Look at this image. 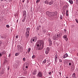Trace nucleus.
I'll list each match as a JSON object with an SVG mask.
<instances>
[{
	"instance_id": "54",
	"label": "nucleus",
	"mask_w": 78,
	"mask_h": 78,
	"mask_svg": "<svg viewBox=\"0 0 78 78\" xmlns=\"http://www.w3.org/2000/svg\"><path fill=\"white\" fill-rule=\"evenodd\" d=\"M6 62H7V61H5L4 62V64L5 63H6Z\"/></svg>"
},
{
	"instance_id": "22",
	"label": "nucleus",
	"mask_w": 78,
	"mask_h": 78,
	"mask_svg": "<svg viewBox=\"0 0 78 78\" xmlns=\"http://www.w3.org/2000/svg\"><path fill=\"white\" fill-rule=\"evenodd\" d=\"M54 14L55 16H56V15H57V14H58V12H57V11L55 12H54Z\"/></svg>"
},
{
	"instance_id": "20",
	"label": "nucleus",
	"mask_w": 78,
	"mask_h": 78,
	"mask_svg": "<svg viewBox=\"0 0 78 78\" xmlns=\"http://www.w3.org/2000/svg\"><path fill=\"white\" fill-rule=\"evenodd\" d=\"M69 2L70 4H73V1L70 0H69Z\"/></svg>"
},
{
	"instance_id": "56",
	"label": "nucleus",
	"mask_w": 78,
	"mask_h": 78,
	"mask_svg": "<svg viewBox=\"0 0 78 78\" xmlns=\"http://www.w3.org/2000/svg\"><path fill=\"white\" fill-rule=\"evenodd\" d=\"M10 56H11V54H9V57H10Z\"/></svg>"
},
{
	"instance_id": "30",
	"label": "nucleus",
	"mask_w": 78,
	"mask_h": 78,
	"mask_svg": "<svg viewBox=\"0 0 78 78\" xmlns=\"http://www.w3.org/2000/svg\"><path fill=\"white\" fill-rule=\"evenodd\" d=\"M73 77H75V73H74L73 74Z\"/></svg>"
},
{
	"instance_id": "55",
	"label": "nucleus",
	"mask_w": 78,
	"mask_h": 78,
	"mask_svg": "<svg viewBox=\"0 0 78 78\" xmlns=\"http://www.w3.org/2000/svg\"><path fill=\"white\" fill-rule=\"evenodd\" d=\"M72 64L71 63H69V66H71Z\"/></svg>"
},
{
	"instance_id": "11",
	"label": "nucleus",
	"mask_w": 78,
	"mask_h": 78,
	"mask_svg": "<svg viewBox=\"0 0 78 78\" xmlns=\"http://www.w3.org/2000/svg\"><path fill=\"white\" fill-rule=\"evenodd\" d=\"M67 56H68V55L67 54V53L63 55V58H67Z\"/></svg>"
},
{
	"instance_id": "23",
	"label": "nucleus",
	"mask_w": 78,
	"mask_h": 78,
	"mask_svg": "<svg viewBox=\"0 0 78 78\" xmlns=\"http://www.w3.org/2000/svg\"><path fill=\"white\" fill-rule=\"evenodd\" d=\"M26 65L27 66H26V69H28V66H29L28 65V63H26Z\"/></svg>"
},
{
	"instance_id": "38",
	"label": "nucleus",
	"mask_w": 78,
	"mask_h": 78,
	"mask_svg": "<svg viewBox=\"0 0 78 78\" xmlns=\"http://www.w3.org/2000/svg\"><path fill=\"white\" fill-rule=\"evenodd\" d=\"M18 55H19V53H16L15 54V55L16 56H18Z\"/></svg>"
},
{
	"instance_id": "21",
	"label": "nucleus",
	"mask_w": 78,
	"mask_h": 78,
	"mask_svg": "<svg viewBox=\"0 0 78 78\" xmlns=\"http://www.w3.org/2000/svg\"><path fill=\"white\" fill-rule=\"evenodd\" d=\"M50 12H49V11H47L46 12V15H48H48H49V14H50Z\"/></svg>"
},
{
	"instance_id": "27",
	"label": "nucleus",
	"mask_w": 78,
	"mask_h": 78,
	"mask_svg": "<svg viewBox=\"0 0 78 78\" xmlns=\"http://www.w3.org/2000/svg\"><path fill=\"white\" fill-rule=\"evenodd\" d=\"M57 36V37H59V34H55V36Z\"/></svg>"
},
{
	"instance_id": "19",
	"label": "nucleus",
	"mask_w": 78,
	"mask_h": 78,
	"mask_svg": "<svg viewBox=\"0 0 78 78\" xmlns=\"http://www.w3.org/2000/svg\"><path fill=\"white\" fill-rule=\"evenodd\" d=\"M56 38H57V37H56V36H55L53 37V39H54V40H56Z\"/></svg>"
},
{
	"instance_id": "16",
	"label": "nucleus",
	"mask_w": 78,
	"mask_h": 78,
	"mask_svg": "<svg viewBox=\"0 0 78 78\" xmlns=\"http://www.w3.org/2000/svg\"><path fill=\"white\" fill-rule=\"evenodd\" d=\"M47 62V60L45 59L44 60V61L43 62L42 64L43 65H44Z\"/></svg>"
},
{
	"instance_id": "9",
	"label": "nucleus",
	"mask_w": 78,
	"mask_h": 78,
	"mask_svg": "<svg viewBox=\"0 0 78 78\" xmlns=\"http://www.w3.org/2000/svg\"><path fill=\"white\" fill-rule=\"evenodd\" d=\"M53 3H54V2L53 1H51L49 3V4L50 5H51L53 4Z\"/></svg>"
},
{
	"instance_id": "47",
	"label": "nucleus",
	"mask_w": 78,
	"mask_h": 78,
	"mask_svg": "<svg viewBox=\"0 0 78 78\" xmlns=\"http://www.w3.org/2000/svg\"><path fill=\"white\" fill-rule=\"evenodd\" d=\"M2 54L0 53V57H2Z\"/></svg>"
},
{
	"instance_id": "3",
	"label": "nucleus",
	"mask_w": 78,
	"mask_h": 78,
	"mask_svg": "<svg viewBox=\"0 0 78 78\" xmlns=\"http://www.w3.org/2000/svg\"><path fill=\"white\" fill-rule=\"evenodd\" d=\"M42 73L41 72H40L38 73L37 76L38 77H42Z\"/></svg>"
},
{
	"instance_id": "52",
	"label": "nucleus",
	"mask_w": 78,
	"mask_h": 78,
	"mask_svg": "<svg viewBox=\"0 0 78 78\" xmlns=\"http://www.w3.org/2000/svg\"><path fill=\"white\" fill-rule=\"evenodd\" d=\"M27 3H29V0H27Z\"/></svg>"
},
{
	"instance_id": "57",
	"label": "nucleus",
	"mask_w": 78,
	"mask_h": 78,
	"mask_svg": "<svg viewBox=\"0 0 78 78\" xmlns=\"http://www.w3.org/2000/svg\"><path fill=\"white\" fill-rule=\"evenodd\" d=\"M66 78H69V77H68V76H66Z\"/></svg>"
},
{
	"instance_id": "63",
	"label": "nucleus",
	"mask_w": 78,
	"mask_h": 78,
	"mask_svg": "<svg viewBox=\"0 0 78 78\" xmlns=\"http://www.w3.org/2000/svg\"><path fill=\"white\" fill-rule=\"evenodd\" d=\"M30 42L31 43H33V41H31Z\"/></svg>"
},
{
	"instance_id": "60",
	"label": "nucleus",
	"mask_w": 78,
	"mask_h": 78,
	"mask_svg": "<svg viewBox=\"0 0 78 78\" xmlns=\"http://www.w3.org/2000/svg\"><path fill=\"white\" fill-rule=\"evenodd\" d=\"M32 41H35L34 39H33Z\"/></svg>"
},
{
	"instance_id": "53",
	"label": "nucleus",
	"mask_w": 78,
	"mask_h": 78,
	"mask_svg": "<svg viewBox=\"0 0 78 78\" xmlns=\"http://www.w3.org/2000/svg\"><path fill=\"white\" fill-rule=\"evenodd\" d=\"M26 19V17L25 16V17L24 18L23 20H24Z\"/></svg>"
},
{
	"instance_id": "1",
	"label": "nucleus",
	"mask_w": 78,
	"mask_h": 78,
	"mask_svg": "<svg viewBox=\"0 0 78 78\" xmlns=\"http://www.w3.org/2000/svg\"><path fill=\"white\" fill-rule=\"evenodd\" d=\"M44 46L40 44V46L37 48H36V49L37 50H41L42 49L44 48Z\"/></svg>"
},
{
	"instance_id": "58",
	"label": "nucleus",
	"mask_w": 78,
	"mask_h": 78,
	"mask_svg": "<svg viewBox=\"0 0 78 78\" xmlns=\"http://www.w3.org/2000/svg\"><path fill=\"white\" fill-rule=\"evenodd\" d=\"M22 22H25V20H22Z\"/></svg>"
},
{
	"instance_id": "10",
	"label": "nucleus",
	"mask_w": 78,
	"mask_h": 78,
	"mask_svg": "<svg viewBox=\"0 0 78 78\" xmlns=\"http://www.w3.org/2000/svg\"><path fill=\"white\" fill-rule=\"evenodd\" d=\"M26 37L27 38L28 37H29V35L30 34V33L26 32Z\"/></svg>"
},
{
	"instance_id": "41",
	"label": "nucleus",
	"mask_w": 78,
	"mask_h": 78,
	"mask_svg": "<svg viewBox=\"0 0 78 78\" xmlns=\"http://www.w3.org/2000/svg\"><path fill=\"white\" fill-rule=\"evenodd\" d=\"M1 38H2L3 39L4 38V37H3V36H2L1 37Z\"/></svg>"
},
{
	"instance_id": "17",
	"label": "nucleus",
	"mask_w": 78,
	"mask_h": 78,
	"mask_svg": "<svg viewBox=\"0 0 78 78\" xmlns=\"http://www.w3.org/2000/svg\"><path fill=\"white\" fill-rule=\"evenodd\" d=\"M44 3H45L47 5H48V4H49V2H48L47 0H46L44 2Z\"/></svg>"
},
{
	"instance_id": "49",
	"label": "nucleus",
	"mask_w": 78,
	"mask_h": 78,
	"mask_svg": "<svg viewBox=\"0 0 78 78\" xmlns=\"http://www.w3.org/2000/svg\"><path fill=\"white\" fill-rule=\"evenodd\" d=\"M9 70V67L8 66L7 68V70Z\"/></svg>"
},
{
	"instance_id": "62",
	"label": "nucleus",
	"mask_w": 78,
	"mask_h": 78,
	"mask_svg": "<svg viewBox=\"0 0 78 78\" xmlns=\"http://www.w3.org/2000/svg\"><path fill=\"white\" fill-rule=\"evenodd\" d=\"M59 74H60V75H61V73L59 72Z\"/></svg>"
},
{
	"instance_id": "35",
	"label": "nucleus",
	"mask_w": 78,
	"mask_h": 78,
	"mask_svg": "<svg viewBox=\"0 0 78 78\" xmlns=\"http://www.w3.org/2000/svg\"><path fill=\"white\" fill-rule=\"evenodd\" d=\"M23 69L24 71L26 70V69H25V68L24 67H23Z\"/></svg>"
},
{
	"instance_id": "42",
	"label": "nucleus",
	"mask_w": 78,
	"mask_h": 78,
	"mask_svg": "<svg viewBox=\"0 0 78 78\" xmlns=\"http://www.w3.org/2000/svg\"><path fill=\"white\" fill-rule=\"evenodd\" d=\"M37 30H39V27H37Z\"/></svg>"
},
{
	"instance_id": "7",
	"label": "nucleus",
	"mask_w": 78,
	"mask_h": 78,
	"mask_svg": "<svg viewBox=\"0 0 78 78\" xmlns=\"http://www.w3.org/2000/svg\"><path fill=\"white\" fill-rule=\"evenodd\" d=\"M23 16L26 17H27V12H26V11L24 10L23 11Z\"/></svg>"
},
{
	"instance_id": "39",
	"label": "nucleus",
	"mask_w": 78,
	"mask_h": 78,
	"mask_svg": "<svg viewBox=\"0 0 78 78\" xmlns=\"http://www.w3.org/2000/svg\"><path fill=\"white\" fill-rule=\"evenodd\" d=\"M7 28H9V25H6Z\"/></svg>"
},
{
	"instance_id": "59",
	"label": "nucleus",
	"mask_w": 78,
	"mask_h": 78,
	"mask_svg": "<svg viewBox=\"0 0 78 78\" xmlns=\"http://www.w3.org/2000/svg\"><path fill=\"white\" fill-rule=\"evenodd\" d=\"M25 0H23L22 2L23 3V2H25Z\"/></svg>"
},
{
	"instance_id": "33",
	"label": "nucleus",
	"mask_w": 78,
	"mask_h": 78,
	"mask_svg": "<svg viewBox=\"0 0 78 78\" xmlns=\"http://www.w3.org/2000/svg\"><path fill=\"white\" fill-rule=\"evenodd\" d=\"M65 40L66 41V42L68 41V38H64Z\"/></svg>"
},
{
	"instance_id": "6",
	"label": "nucleus",
	"mask_w": 78,
	"mask_h": 78,
	"mask_svg": "<svg viewBox=\"0 0 78 78\" xmlns=\"http://www.w3.org/2000/svg\"><path fill=\"white\" fill-rule=\"evenodd\" d=\"M17 47L18 50H22L23 49L22 47L20 45H18Z\"/></svg>"
},
{
	"instance_id": "31",
	"label": "nucleus",
	"mask_w": 78,
	"mask_h": 78,
	"mask_svg": "<svg viewBox=\"0 0 78 78\" xmlns=\"http://www.w3.org/2000/svg\"><path fill=\"white\" fill-rule=\"evenodd\" d=\"M63 18V17H62V15H61V16H60V19H62V20Z\"/></svg>"
},
{
	"instance_id": "4",
	"label": "nucleus",
	"mask_w": 78,
	"mask_h": 78,
	"mask_svg": "<svg viewBox=\"0 0 78 78\" xmlns=\"http://www.w3.org/2000/svg\"><path fill=\"white\" fill-rule=\"evenodd\" d=\"M50 50V49L49 48H47L46 49L45 51V53L46 55L48 54V53H49Z\"/></svg>"
},
{
	"instance_id": "25",
	"label": "nucleus",
	"mask_w": 78,
	"mask_h": 78,
	"mask_svg": "<svg viewBox=\"0 0 78 78\" xmlns=\"http://www.w3.org/2000/svg\"><path fill=\"white\" fill-rule=\"evenodd\" d=\"M55 19V16H52L51 19L52 20H54V19Z\"/></svg>"
},
{
	"instance_id": "28",
	"label": "nucleus",
	"mask_w": 78,
	"mask_h": 78,
	"mask_svg": "<svg viewBox=\"0 0 78 78\" xmlns=\"http://www.w3.org/2000/svg\"><path fill=\"white\" fill-rule=\"evenodd\" d=\"M67 7H68V5H64L63 8H65L66 7V8H67Z\"/></svg>"
},
{
	"instance_id": "5",
	"label": "nucleus",
	"mask_w": 78,
	"mask_h": 78,
	"mask_svg": "<svg viewBox=\"0 0 78 78\" xmlns=\"http://www.w3.org/2000/svg\"><path fill=\"white\" fill-rule=\"evenodd\" d=\"M54 16V12H51L49 13V14L48 15L49 17H52Z\"/></svg>"
},
{
	"instance_id": "12",
	"label": "nucleus",
	"mask_w": 78,
	"mask_h": 78,
	"mask_svg": "<svg viewBox=\"0 0 78 78\" xmlns=\"http://www.w3.org/2000/svg\"><path fill=\"white\" fill-rule=\"evenodd\" d=\"M27 30H26V33H30L29 31H30V28H27Z\"/></svg>"
},
{
	"instance_id": "13",
	"label": "nucleus",
	"mask_w": 78,
	"mask_h": 78,
	"mask_svg": "<svg viewBox=\"0 0 78 78\" xmlns=\"http://www.w3.org/2000/svg\"><path fill=\"white\" fill-rule=\"evenodd\" d=\"M33 75H36L37 74V71L34 70L32 73Z\"/></svg>"
},
{
	"instance_id": "34",
	"label": "nucleus",
	"mask_w": 78,
	"mask_h": 78,
	"mask_svg": "<svg viewBox=\"0 0 78 78\" xmlns=\"http://www.w3.org/2000/svg\"><path fill=\"white\" fill-rule=\"evenodd\" d=\"M62 60H61V59H59V62H62Z\"/></svg>"
},
{
	"instance_id": "8",
	"label": "nucleus",
	"mask_w": 78,
	"mask_h": 78,
	"mask_svg": "<svg viewBox=\"0 0 78 78\" xmlns=\"http://www.w3.org/2000/svg\"><path fill=\"white\" fill-rule=\"evenodd\" d=\"M58 59V55H56L55 56V62H57V60Z\"/></svg>"
},
{
	"instance_id": "18",
	"label": "nucleus",
	"mask_w": 78,
	"mask_h": 78,
	"mask_svg": "<svg viewBox=\"0 0 78 78\" xmlns=\"http://www.w3.org/2000/svg\"><path fill=\"white\" fill-rule=\"evenodd\" d=\"M37 37L35 36L34 37V39L35 40V42H36L37 41Z\"/></svg>"
},
{
	"instance_id": "48",
	"label": "nucleus",
	"mask_w": 78,
	"mask_h": 78,
	"mask_svg": "<svg viewBox=\"0 0 78 78\" xmlns=\"http://www.w3.org/2000/svg\"><path fill=\"white\" fill-rule=\"evenodd\" d=\"M18 37H19V35H17L16 36V39H17Z\"/></svg>"
},
{
	"instance_id": "46",
	"label": "nucleus",
	"mask_w": 78,
	"mask_h": 78,
	"mask_svg": "<svg viewBox=\"0 0 78 78\" xmlns=\"http://www.w3.org/2000/svg\"><path fill=\"white\" fill-rule=\"evenodd\" d=\"M2 54H3V55H4V54H5V52L3 51L2 52Z\"/></svg>"
},
{
	"instance_id": "44",
	"label": "nucleus",
	"mask_w": 78,
	"mask_h": 78,
	"mask_svg": "<svg viewBox=\"0 0 78 78\" xmlns=\"http://www.w3.org/2000/svg\"><path fill=\"white\" fill-rule=\"evenodd\" d=\"M50 64H51V63H49L48 65V66H50Z\"/></svg>"
},
{
	"instance_id": "45",
	"label": "nucleus",
	"mask_w": 78,
	"mask_h": 78,
	"mask_svg": "<svg viewBox=\"0 0 78 78\" xmlns=\"http://www.w3.org/2000/svg\"><path fill=\"white\" fill-rule=\"evenodd\" d=\"M64 31L65 33H66V32H67V30H66V29H64Z\"/></svg>"
},
{
	"instance_id": "61",
	"label": "nucleus",
	"mask_w": 78,
	"mask_h": 78,
	"mask_svg": "<svg viewBox=\"0 0 78 78\" xmlns=\"http://www.w3.org/2000/svg\"><path fill=\"white\" fill-rule=\"evenodd\" d=\"M39 27L40 28H41V26L39 25Z\"/></svg>"
},
{
	"instance_id": "36",
	"label": "nucleus",
	"mask_w": 78,
	"mask_h": 78,
	"mask_svg": "<svg viewBox=\"0 0 78 78\" xmlns=\"http://www.w3.org/2000/svg\"><path fill=\"white\" fill-rule=\"evenodd\" d=\"M75 20L76 23H78V20L77 19H76Z\"/></svg>"
},
{
	"instance_id": "43",
	"label": "nucleus",
	"mask_w": 78,
	"mask_h": 78,
	"mask_svg": "<svg viewBox=\"0 0 78 78\" xmlns=\"http://www.w3.org/2000/svg\"><path fill=\"white\" fill-rule=\"evenodd\" d=\"M37 48H38V47H39V44H37Z\"/></svg>"
},
{
	"instance_id": "37",
	"label": "nucleus",
	"mask_w": 78,
	"mask_h": 78,
	"mask_svg": "<svg viewBox=\"0 0 78 78\" xmlns=\"http://www.w3.org/2000/svg\"><path fill=\"white\" fill-rule=\"evenodd\" d=\"M36 56L35 55H33L32 57V58L33 59H34V58H35Z\"/></svg>"
},
{
	"instance_id": "29",
	"label": "nucleus",
	"mask_w": 78,
	"mask_h": 78,
	"mask_svg": "<svg viewBox=\"0 0 78 78\" xmlns=\"http://www.w3.org/2000/svg\"><path fill=\"white\" fill-rule=\"evenodd\" d=\"M41 0H37V1H36V3L37 4L39 2H40V1Z\"/></svg>"
},
{
	"instance_id": "50",
	"label": "nucleus",
	"mask_w": 78,
	"mask_h": 78,
	"mask_svg": "<svg viewBox=\"0 0 78 78\" xmlns=\"http://www.w3.org/2000/svg\"><path fill=\"white\" fill-rule=\"evenodd\" d=\"M48 74H49V75H51V72H48Z\"/></svg>"
},
{
	"instance_id": "40",
	"label": "nucleus",
	"mask_w": 78,
	"mask_h": 78,
	"mask_svg": "<svg viewBox=\"0 0 78 78\" xmlns=\"http://www.w3.org/2000/svg\"><path fill=\"white\" fill-rule=\"evenodd\" d=\"M23 61H25V58H23Z\"/></svg>"
},
{
	"instance_id": "15",
	"label": "nucleus",
	"mask_w": 78,
	"mask_h": 78,
	"mask_svg": "<svg viewBox=\"0 0 78 78\" xmlns=\"http://www.w3.org/2000/svg\"><path fill=\"white\" fill-rule=\"evenodd\" d=\"M68 12H69V10L67 9L66 10V16H69V14H68Z\"/></svg>"
},
{
	"instance_id": "32",
	"label": "nucleus",
	"mask_w": 78,
	"mask_h": 78,
	"mask_svg": "<svg viewBox=\"0 0 78 78\" xmlns=\"http://www.w3.org/2000/svg\"><path fill=\"white\" fill-rule=\"evenodd\" d=\"M16 63H17V64H16V66H18L19 65V62H16Z\"/></svg>"
},
{
	"instance_id": "14",
	"label": "nucleus",
	"mask_w": 78,
	"mask_h": 78,
	"mask_svg": "<svg viewBox=\"0 0 78 78\" xmlns=\"http://www.w3.org/2000/svg\"><path fill=\"white\" fill-rule=\"evenodd\" d=\"M48 41H49V44L50 45H51V44H52V42H51V41L50 39H48Z\"/></svg>"
},
{
	"instance_id": "24",
	"label": "nucleus",
	"mask_w": 78,
	"mask_h": 78,
	"mask_svg": "<svg viewBox=\"0 0 78 78\" xmlns=\"http://www.w3.org/2000/svg\"><path fill=\"white\" fill-rule=\"evenodd\" d=\"M63 37H64V39L66 38H67V35H65L63 36Z\"/></svg>"
},
{
	"instance_id": "2",
	"label": "nucleus",
	"mask_w": 78,
	"mask_h": 78,
	"mask_svg": "<svg viewBox=\"0 0 78 78\" xmlns=\"http://www.w3.org/2000/svg\"><path fill=\"white\" fill-rule=\"evenodd\" d=\"M40 42V45L44 46V41L43 40H40L39 41Z\"/></svg>"
},
{
	"instance_id": "26",
	"label": "nucleus",
	"mask_w": 78,
	"mask_h": 78,
	"mask_svg": "<svg viewBox=\"0 0 78 78\" xmlns=\"http://www.w3.org/2000/svg\"><path fill=\"white\" fill-rule=\"evenodd\" d=\"M30 50H31V48H29L28 49V53H30Z\"/></svg>"
},
{
	"instance_id": "51",
	"label": "nucleus",
	"mask_w": 78,
	"mask_h": 78,
	"mask_svg": "<svg viewBox=\"0 0 78 78\" xmlns=\"http://www.w3.org/2000/svg\"><path fill=\"white\" fill-rule=\"evenodd\" d=\"M2 41H0V44H2Z\"/></svg>"
},
{
	"instance_id": "64",
	"label": "nucleus",
	"mask_w": 78,
	"mask_h": 78,
	"mask_svg": "<svg viewBox=\"0 0 78 78\" xmlns=\"http://www.w3.org/2000/svg\"><path fill=\"white\" fill-rule=\"evenodd\" d=\"M2 74H3V72H2Z\"/></svg>"
}]
</instances>
